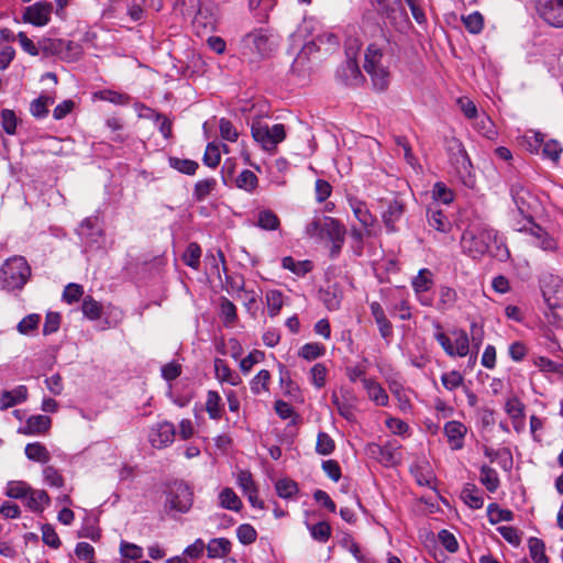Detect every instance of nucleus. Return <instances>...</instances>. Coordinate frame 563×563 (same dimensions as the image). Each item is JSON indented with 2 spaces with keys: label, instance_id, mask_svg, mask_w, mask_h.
<instances>
[{
  "label": "nucleus",
  "instance_id": "52",
  "mask_svg": "<svg viewBox=\"0 0 563 563\" xmlns=\"http://www.w3.org/2000/svg\"><path fill=\"white\" fill-rule=\"evenodd\" d=\"M257 225L263 230H276L279 219L272 210H262L258 212Z\"/></svg>",
  "mask_w": 563,
  "mask_h": 563
},
{
  "label": "nucleus",
  "instance_id": "11",
  "mask_svg": "<svg viewBox=\"0 0 563 563\" xmlns=\"http://www.w3.org/2000/svg\"><path fill=\"white\" fill-rule=\"evenodd\" d=\"M38 46L45 56L58 55L64 59H74L79 55L78 45L63 40L42 38Z\"/></svg>",
  "mask_w": 563,
  "mask_h": 563
},
{
  "label": "nucleus",
  "instance_id": "16",
  "mask_svg": "<svg viewBox=\"0 0 563 563\" xmlns=\"http://www.w3.org/2000/svg\"><path fill=\"white\" fill-rule=\"evenodd\" d=\"M316 52L313 42L306 43L291 64V71L299 77H305L311 69L310 55Z\"/></svg>",
  "mask_w": 563,
  "mask_h": 563
},
{
  "label": "nucleus",
  "instance_id": "6",
  "mask_svg": "<svg viewBox=\"0 0 563 563\" xmlns=\"http://www.w3.org/2000/svg\"><path fill=\"white\" fill-rule=\"evenodd\" d=\"M361 44L355 38H350L345 43V63L338 70V78L349 86H357L362 82L363 76L357 64V54Z\"/></svg>",
  "mask_w": 563,
  "mask_h": 563
},
{
  "label": "nucleus",
  "instance_id": "43",
  "mask_svg": "<svg viewBox=\"0 0 563 563\" xmlns=\"http://www.w3.org/2000/svg\"><path fill=\"white\" fill-rule=\"evenodd\" d=\"M441 383L446 390L454 391L464 385V376L453 369L441 375Z\"/></svg>",
  "mask_w": 563,
  "mask_h": 563
},
{
  "label": "nucleus",
  "instance_id": "54",
  "mask_svg": "<svg viewBox=\"0 0 563 563\" xmlns=\"http://www.w3.org/2000/svg\"><path fill=\"white\" fill-rule=\"evenodd\" d=\"M169 165L174 169L186 175H194L199 166L195 161L178 157H170Z\"/></svg>",
  "mask_w": 563,
  "mask_h": 563
},
{
  "label": "nucleus",
  "instance_id": "58",
  "mask_svg": "<svg viewBox=\"0 0 563 563\" xmlns=\"http://www.w3.org/2000/svg\"><path fill=\"white\" fill-rule=\"evenodd\" d=\"M75 554L84 563H97L95 548L88 542H78L75 548Z\"/></svg>",
  "mask_w": 563,
  "mask_h": 563
},
{
  "label": "nucleus",
  "instance_id": "22",
  "mask_svg": "<svg viewBox=\"0 0 563 563\" xmlns=\"http://www.w3.org/2000/svg\"><path fill=\"white\" fill-rule=\"evenodd\" d=\"M214 375L220 383H227L231 386H239L242 383L240 375L232 371L222 358L214 360Z\"/></svg>",
  "mask_w": 563,
  "mask_h": 563
},
{
  "label": "nucleus",
  "instance_id": "34",
  "mask_svg": "<svg viewBox=\"0 0 563 563\" xmlns=\"http://www.w3.org/2000/svg\"><path fill=\"white\" fill-rule=\"evenodd\" d=\"M528 548L534 563H549V558L545 554V545L541 539L531 537L528 540Z\"/></svg>",
  "mask_w": 563,
  "mask_h": 563
},
{
  "label": "nucleus",
  "instance_id": "45",
  "mask_svg": "<svg viewBox=\"0 0 563 563\" xmlns=\"http://www.w3.org/2000/svg\"><path fill=\"white\" fill-rule=\"evenodd\" d=\"M271 374L267 369H261L251 380V390L255 395L268 391Z\"/></svg>",
  "mask_w": 563,
  "mask_h": 563
},
{
  "label": "nucleus",
  "instance_id": "53",
  "mask_svg": "<svg viewBox=\"0 0 563 563\" xmlns=\"http://www.w3.org/2000/svg\"><path fill=\"white\" fill-rule=\"evenodd\" d=\"M220 317L225 325H231L236 320V307L228 298L220 299Z\"/></svg>",
  "mask_w": 563,
  "mask_h": 563
},
{
  "label": "nucleus",
  "instance_id": "21",
  "mask_svg": "<svg viewBox=\"0 0 563 563\" xmlns=\"http://www.w3.org/2000/svg\"><path fill=\"white\" fill-rule=\"evenodd\" d=\"M505 411L510 417L517 432L525 427V405L517 398H509L505 404Z\"/></svg>",
  "mask_w": 563,
  "mask_h": 563
},
{
  "label": "nucleus",
  "instance_id": "41",
  "mask_svg": "<svg viewBox=\"0 0 563 563\" xmlns=\"http://www.w3.org/2000/svg\"><path fill=\"white\" fill-rule=\"evenodd\" d=\"M411 285L417 295L428 291L432 285L431 272L427 268L420 269Z\"/></svg>",
  "mask_w": 563,
  "mask_h": 563
},
{
  "label": "nucleus",
  "instance_id": "59",
  "mask_svg": "<svg viewBox=\"0 0 563 563\" xmlns=\"http://www.w3.org/2000/svg\"><path fill=\"white\" fill-rule=\"evenodd\" d=\"M439 296H440V298H439L438 308L441 310H446V309L452 308L457 299L456 291L453 288L446 287V286H443L440 288Z\"/></svg>",
  "mask_w": 563,
  "mask_h": 563
},
{
  "label": "nucleus",
  "instance_id": "61",
  "mask_svg": "<svg viewBox=\"0 0 563 563\" xmlns=\"http://www.w3.org/2000/svg\"><path fill=\"white\" fill-rule=\"evenodd\" d=\"M432 198L435 202L449 205L453 201L454 195L443 183H437L432 189Z\"/></svg>",
  "mask_w": 563,
  "mask_h": 563
},
{
  "label": "nucleus",
  "instance_id": "17",
  "mask_svg": "<svg viewBox=\"0 0 563 563\" xmlns=\"http://www.w3.org/2000/svg\"><path fill=\"white\" fill-rule=\"evenodd\" d=\"M369 310L375 323L377 324L380 336L389 343L394 335V329L391 322L385 314L384 308L379 302L372 301L369 302Z\"/></svg>",
  "mask_w": 563,
  "mask_h": 563
},
{
  "label": "nucleus",
  "instance_id": "33",
  "mask_svg": "<svg viewBox=\"0 0 563 563\" xmlns=\"http://www.w3.org/2000/svg\"><path fill=\"white\" fill-rule=\"evenodd\" d=\"M31 492V486L23 481H10L5 486V496L14 499L25 500Z\"/></svg>",
  "mask_w": 563,
  "mask_h": 563
},
{
  "label": "nucleus",
  "instance_id": "47",
  "mask_svg": "<svg viewBox=\"0 0 563 563\" xmlns=\"http://www.w3.org/2000/svg\"><path fill=\"white\" fill-rule=\"evenodd\" d=\"M533 364L541 372L563 375V362L558 363L548 357L538 356L533 360Z\"/></svg>",
  "mask_w": 563,
  "mask_h": 563
},
{
  "label": "nucleus",
  "instance_id": "5",
  "mask_svg": "<svg viewBox=\"0 0 563 563\" xmlns=\"http://www.w3.org/2000/svg\"><path fill=\"white\" fill-rule=\"evenodd\" d=\"M253 139L266 152H275L277 145L286 139V128L282 123L269 126L260 120L253 121L251 125Z\"/></svg>",
  "mask_w": 563,
  "mask_h": 563
},
{
  "label": "nucleus",
  "instance_id": "51",
  "mask_svg": "<svg viewBox=\"0 0 563 563\" xmlns=\"http://www.w3.org/2000/svg\"><path fill=\"white\" fill-rule=\"evenodd\" d=\"M474 128L485 137L493 140L497 135L494 122L487 115L477 117Z\"/></svg>",
  "mask_w": 563,
  "mask_h": 563
},
{
  "label": "nucleus",
  "instance_id": "38",
  "mask_svg": "<svg viewBox=\"0 0 563 563\" xmlns=\"http://www.w3.org/2000/svg\"><path fill=\"white\" fill-rule=\"evenodd\" d=\"M487 516L492 525H496L500 521H511L514 519V512L511 510L500 508L497 504L488 505Z\"/></svg>",
  "mask_w": 563,
  "mask_h": 563
},
{
  "label": "nucleus",
  "instance_id": "64",
  "mask_svg": "<svg viewBox=\"0 0 563 563\" xmlns=\"http://www.w3.org/2000/svg\"><path fill=\"white\" fill-rule=\"evenodd\" d=\"M236 537L242 544H252L257 538V532L253 526L243 523L238 527Z\"/></svg>",
  "mask_w": 563,
  "mask_h": 563
},
{
  "label": "nucleus",
  "instance_id": "63",
  "mask_svg": "<svg viewBox=\"0 0 563 563\" xmlns=\"http://www.w3.org/2000/svg\"><path fill=\"white\" fill-rule=\"evenodd\" d=\"M192 24L198 31H211L214 27V19L212 15H206L199 8L192 16Z\"/></svg>",
  "mask_w": 563,
  "mask_h": 563
},
{
  "label": "nucleus",
  "instance_id": "49",
  "mask_svg": "<svg viewBox=\"0 0 563 563\" xmlns=\"http://www.w3.org/2000/svg\"><path fill=\"white\" fill-rule=\"evenodd\" d=\"M42 474L44 483L51 487L60 488L65 484L64 477L62 476L60 472L52 465L45 466L43 468Z\"/></svg>",
  "mask_w": 563,
  "mask_h": 563
},
{
  "label": "nucleus",
  "instance_id": "8",
  "mask_svg": "<svg viewBox=\"0 0 563 563\" xmlns=\"http://www.w3.org/2000/svg\"><path fill=\"white\" fill-rule=\"evenodd\" d=\"M514 228L518 232L527 233L530 242L543 251L550 252L558 249L556 241L533 220L528 219L527 223L516 222Z\"/></svg>",
  "mask_w": 563,
  "mask_h": 563
},
{
  "label": "nucleus",
  "instance_id": "15",
  "mask_svg": "<svg viewBox=\"0 0 563 563\" xmlns=\"http://www.w3.org/2000/svg\"><path fill=\"white\" fill-rule=\"evenodd\" d=\"M53 5L48 2H36L27 7L23 13V21L35 26H44L51 20Z\"/></svg>",
  "mask_w": 563,
  "mask_h": 563
},
{
  "label": "nucleus",
  "instance_id": "39",
  "mask_svg": "<svg viewBox=\"0 0 563 563\" xmlns=\"http://www.w3.org/2000/svg\"><path fill=\"white\" fill-rule=\"evenodd\" d=\"M283 267L297 276H303L312 269V263L310 261L296 262L292 257L287 256L283 258Z\"/></svg>",
  "mask_w": 563,
  "mask_h": 563
},
{
  "label": "nucleus",
  "instance_id": "31",
  "mask_svg": "<svg viewBox=\"0 0 563 563\" xmlns=\"http://www.w3.org/2000/svg\"><path fill=\"white\" fill-rule=\"evenodd\" d=\"M345 234L344 227L334 218L324 216L322 219V240L338 239L339 235Z\"/></svg>",
  "mask_w": 563,
  "mask_h": 563
},
{
  "label": "nucleus",
  "instance_id": "48",
  "mask_svg": "<svg viewBox=\"0 0 563 563\" xmlns=\"http://www.w3.org/2000/svg\"><path fill=\"white\" fill-rule=\"evenodd\" d=\"M465 29L472 34H478L484 27V18L479 12H473L462 16Z\"/></svg>",
  "mask_w": 563,
  "mask_h": 563
},
{
  "label": "nucleus",
  "instance_id": "3",
  "mask_svg": "<svg viewBox=\"0 0 563 563\" xmlns=\"http://www.w3.org/2000/svg\"><path fill=\"white\" fill-rule=\"evenodd\" d=\"M31 275V268L22 256L9 258L1 268V284L7 290L21 289Z\"/></svg>",
  "mask_w": 563,
  "mask_h": 563
},
{
  "label": "nucleus",
  "instance_id": "27",
  "mask_svg": "<svg viewBox=\"0 0 563 563\" xmlns=\"http://www.w3.org/2000/svg\"><path fill=\"white\" fill-rule=\"evenodd\" d=\"M25 456L33 462L47 464L52 455L47 448L41 442L27 443L24 449Z\"/></svg>",
  "mask_w": 563,
  "mask_h": 563
},
{
  "label": "nucleus",
  "instance_id": "26",
  "mask_svg": "<svg viewBox=\"0 0 563 563\" xmlns=\"http://www.w3.org/2000/svg\"><path fill=\"white\" fill-rule=\"evenodd\" d=\"M232 549V543L227 538H214L206 544L208 558L221 559L225 558Z\"/></svg>",
  "mask_w": 563,
  "mask_h": 563
},
{
  "label": "nucleus",
  "instance_id": "13",
  "mask_svg": "<svg viewBox=\"0 0 563 563\" xmlns=\"http://www.w3.org/2000/svg\"><path fill=\"white\" fill-rule=\"evenodd\" d=\"M539 15L554 27H563V0H537Z\"/></svg>",
  "mask_w": 563,
  "mask_h": 563
},
{
  "label": "nucleus",
  "instance_id": "60",
  "mask_svg": "<svg viewBox=\"0 0 563 563\" xmlns=\"http://www.w3.org/2000/svg\"><path fill=\"white\" fill-rule=\"evenodd\" d=\"M41 317L37 313H31L24 317L16 325L19 333L27 335L35 331L38 327Z\"/></svg>",
  "mask_w": 563,
  "mask_h": 563
},
{
  "label": "nucleus",
  "instance_id": "40",
  "mask_svg": "<svg viewBox=\"0 0 563 563\" xmlns=\"http://www.w3.org/2000/svg\"><path fill=\"white\" fill-rule=\"evenodd\" d=\"M217 180L214 178H206L196 183L194 189V198L197 201H203L214 190Z\"/></svg>",
  "mask_w": 563,
  "mask_h": 563
},
{
  "label": "nucleus",
  "instance_id": "35",
  "mask_svg": "<svg viewBox=\"0 0 563 563\" xmlns=\"http://www.w3.org/2000/svg\"><path fill=\"white\" fill-rule=\"evenodd\" d=\"M235 185L238 188L252 194L258 186V178L252 170L244 169L236 177Z\"/></svg>",
  "mask_w": 563,
  "mask_h": 563
},
{
  "label": "nucleus",
  "instance_id": "56",
  "mask_svg": "<svg viewBox=\"0 0 563 563\" xmlns=\"http://www.w3.org/2000/svg\"><path fill=\"white\" fill-rule=\"evenodd\" d=\"M335 449L333 439L325 432H319L316 443V452L320 455H330Z\"/></svg>",
  "mask_w": 563,
  "mask_h": 563
},
{
  "label": "nucleus",
  "instance_id": "1",
  "mask_svg": "<svg viewBox=\"0 0 563 563\" xmlns=\"http://www.w3.org/2000/svg\"><path fill=\"white\" fill-rule=\"evenodd\" d=\"M461 246L465 254L479 258L486 253L500 262L510 257L504 238L486 223H471L461 236Z\"/></svg>",
  "mask_w": 563,
  "mask_h": 563
},
{
  "label": "nucleus",
  "instance_id": "14",
  "mask_svg": "<svg viewBox=\"0 0 563 563\" xmlns=\"http://www.w3.org/2000/svg\"><path fill=\"white\" fill-rule=\"evenodd\" d=\"M175 433V427L172 422H158L151 428L148 441L153 448L164 449L173 443Z\"/></svg>",
  "mask_w": 563,
  "mask_h": 563
},
{
  "label": "nucleus",
  "instance_id": "10",
  "mask_svg": "<svg viewBox=\"0 0 563 563\" xmlns=\"http://www.w3.org/2000/svg\"><path fill=\"white\" fill-rule=\"evenodd\" d=\"M194 501V494L190 487L184 482L174 483L168 492L167 506L178 512H187Z\"/></svg>",
  "mask_w": 563,
  "mask_h": 563
},
{
  "label": "nucleus",
  "instance_id": "25",
  "mask_svg": "<svg viewBox=\"0 0 563 563\" xmlns=\"http://www.w3.org/2000/svg\"><path fill=\"white\" fill-rule=\"evenodd\" d=\"M427 220L429 227L440 233H448L452 229L451 221L441 210L429 208Z\"/></svg>",
  "mask_w": 563,
  "mask_h": 563
},
{
  "label": "nucleus",
  "instance_id": "46",
  "mask_svg": "<svg viewBox=\"0 0 563 563\" xmlns=\"http://www.w3.org/2000/svg\"><path fill=\"white\" fill-rule=\"evenodd\" d=\"M81 310L85 317L90 320H98L102 313V306L92 297L87 296L82 300Z\"/></svg>",
  "mask_w": 563,
  "mask_h": 563
},
{
  "label": "nucleus",
  "instance_id": "23",
  "mask_svg": "<svg viewBox=\"0 0 563 563\" xmlns=\"http://www.w3.org/2000/svg\"><path fill=\"white\" fill-rule=\"evenodd\" d=\"M362 384L367 393L368 398L377 406L385 407L388 405V395L386 390L374 379L362 378Z\"/></svg>",
  "mask_w": 563,
  "mask_h": 563
},
{
  "label": "nucleus",
  "instance_id": "12",
  "mask_svg": "<svg viewBox=\"0 0 563 563\" xmlns=\"http://www.w3.org/2000/svg\"><path fill=\"white\" fill-rule=\"evenodd\" d=\"M512 199L519 216H521V220L515 221L514 223H527L528 219L533 220L532 212L538 203L536 197L523 187H514Z\"/></svg>",
  "mask_w": 563,
  "mask_h": 563
},
{
  "label": "nucleus",
  "instance_id": "32",
  "mask_svg": "<svg viewBox=\"0 0 563 563\" xmlns=\"http://www.w3.org/2000/svg\"><path fill=\"white\" fill-rule=\"evenodd\" d=\"M461 497L464 503L473 509H479L484 505V499L479 493V489L473 484H467L463 488Z\"/></svg>",
  "mask_w": 563,
  "mask_h": 563
},
{
  "label": "nucleus",
  "instance_id": "29",
  "mask_svg": "<svg viewBox=\"0 0 563 563\" xmlns=\"http://www.w3.org/2000/svg\"><path fill=\"white\" fill-rule=\"evenodd\" d=\"M52 420L49 417L44 415L31 416L26 420L24 427V433L26 434H42L49 430Z\"/></svg>",
  "mask_w": 563,
  "mask_h": 563
},
{
  "label": "nucleus",
  "instance_id": "7",
  "mask_svg": "<svg viewBox=\"0 0 563 563\" xmlns=\"http://www.w3.org/2000/svg\"><path fill=\"white\" fill-rule=\"evenodd\" d=\"M437 329L439 330L434 334V339L437 342L441 345V347L444 350V352L451 356V357H464L470 352V339L465 331L459 330L454 331V341L452 342L451 339L441 331V325L437 324Z\"/></svg>",
  "mask_w": 563,
  "mask_h": 563
},
{
  "label": "nucleus",
  "instance_id": "9",
  "mask_svg": "<svg viewBox=\"0 0 563 563\" xmlns=\"http://www.w3.org/2000/svg\"><path fill=\"white\" fill-rule=\"evenodd\" d=\"M77 233L82 243L91 249H100L104 243V232L96 216L84 219Z\"/></svg>",
  "mask_w": 563,
  "mask_h": 563
},
{
  "label": "nucleus",
  "instance_id": "28",
  "mask_svg": "<svg viewBox=\"0 0 563 563\" xmlns=\"http://www.w3.org/2000/svg\"><path fill=\"white\" fill-rule=\"evenodd\" d=\"M51 504V498L44 489H34L31 487V492L25 499V506L32 511H43Z\"/></svg>",
  "mask_w": 563,
  "mask_h": 563
},
{
  "label": "nucleus",
  "instance_id": "18",
  "mask_svg": "<svg viewBox=\"0 0 563 563\" xmlns=\"http://www.w3.org/2000/svg\"><path fill=\"white\" fill-rule=\"evenodd\" d=\"M467 428L460 421L451 420L444 424V434L452 450H460L464 445Z\"/></svg>",
  "mask_w": 563,
  "mask_h": 563
},
{
  "label": "nucleus",
  "instance_id": "24",
  "mask_svg": "<svg viewBox=\"0 0 563 563\" xmlns=\"http://www.w3.org/2000/svg\"><path fill=\"white\" fill-rule=\"evenodd\" d=\"M27 397L25 386H18L12 390H4L0 395V409L5 410L24 401Z\"/></svg>",
  "mask_w": 563,
  "mask_h": 563
},
{
  "label": "nucleus",
  "instance_id": "62",
  "mask_svg": "<svg viewBox=\"0 0 563 563\" xmlns=\"http://www.w3.org/2000/svg\"><path fill=\"white\" fill-rule=\"evenodd\" d=\"M311 533V537L319 542H327L331 537V527L325 521H320L316 525L308 527Z\"/></svg>",
  "mask_w": 563,
  "mask_h": 563
},
{
  "label": "nucleus",
  "instance_id": "30",
  "mask_svg": "<svg viewBox=\"0 0 563 563\" xmlns=\"http://www.w3.org/2000/svg\"><path fill=\"white\" fill-rule=\"evenodd\" d=\"M402 213L404 207L400 202L396 200L389 202L383 213V221L389 232L396 231L395 223L401 218Z\"/></svg>",
  "mask_w": 563,
  "mask_h": 563
},
{
  "label": "nucleus",
  "instance_id": "42",
  "mask_svg": "<svg viewBox=\"0 0 563 563\" xmlns=\"http://www.w3.org/2000/svg\"><path fill=\"white\" fill-rule=\"evenodd\" d=\"M481 483L487 488L488 492L494 493L499 487V478L497 472L484 465L481 468Z\"/></svg>",
  "mask_w": 563,
  "mask_h": 563
},
{
  "label": "nucleus",
  "instance_id": "50",
  "mask_svg": "<svg viewBox=\"0 0 563 563\" xmlns=\"http://www.w3.org/2000/svg\"><path fill=\"white\" fill-rule=\"evenodd\" d=\"M266 303L268 313L271 317H275L279 313L283 305V294L279 290L273 289L266 292Z\"/></svg>",
  "mask_w": 563,
  "mask_h": 563
},
{
  "label": "nucleus",
  "instance_id": "55",
  "mask_svg": "<svg viewBox=\"0 0 563 563\" xmlns=\"http://www.w3.org/2000/svg\"><path fill=\"white\" fill-rule=\"evenodd\" d=\"M53 102L54 100L51 97L41 96L31 102L30 111L36 118H44L48 113L47 107Z\"/></svg>",
  "mask_w": 563,
  "mask_h": 563
},
{
  "label": "nucleus",
  "instance_id": "19",
  "mask_svg": "<svg viewBox=\"0 0 563 563\" xmlns=\"http://www.w3.org/2000/svg\"><path fill=\"white\" fill-rule=\"evenodd\" d=\"M368 450L372 455L377 456L386 465L396 464L400 461L399 445L396 443L388 442L384 445L371 444Z\"/></svg>",
  "mask_w": 563,
  "mask_h": 563
},
{
  "label": "nucleus",
  "instance_id": "57",
  "mask_svg": "<svg viewBox=\"0 0 563 563\" xmlns=\"http://www.w3.org/2000/svg\"><path fill=\"white\" fill-rule=\"evenodd\" d=\"M200 256V246L197 243H190L183 255V261L187 266L197 269L199 267Z\"/></svg>",
  "mask_w": 563,
  "mask_h": 563
},
{
  "label": "nucleus",
  "instance_id": "37",
  "mask_svg": "<svg viewBox=\"0 0 563 563\" xmlns=\"http://www.w3.org/2000/svg\"><path fill=\"white\" fill-rule=\"evenodd\" d=\"M220 506L224 509L239 511L242 507V501L232 488H224L219 494Z\"/></svg>",
  "mask_w": 563,
  "mask_h": 563
},
{
  "label": "nucleus",
  "instance_id": "36",
  "mask_svg": "<svg viewBox=\"0 0 563 563\" xmlns=\"http://www.w3.org/2000/svg\"><path fill=\"white\" fill-rule=\"evenodd\" d=\"M206 411L212 420H219L222 416L221 397L218 391L209 390L206 399Z\"/></svg>",
  "mask_w": 563,
  "mask_h": 563
},
{
  "label": "nucleus",
  "instance_id": "44",
  "mask_svg": "<svg viewBox=\"0 0 563 563\" xmlns=\"http://www.w3.org/2000/svg\"><path fill=\"white\" fill-rule=\"evenodd\" d=\"M200 8V0H176L174 11L183 16L192 18Z\"/></svg>",
  "mask_w": 563,
  "mask_h": 563
},
{
  "label": "nucleus",
  "instance_id": "2",
  "mask_svg": "<svg viewBox=\"0 0 563 563\" xmlns=\"http://www.w3.org/2000/svg\"><path fill=\"white\" fill-rule=\"evenodd\" d=\"M278 45V37L267 29H255L242 40L243 54L255 59L269 57Z\"/></svg>",
  "mask_w": 563,
  "mask_h": 563
},
{
  "label": "nucleus",
  "instance_id": "4",
  "mask_svg": "<svg viewBox=\"0 0 563 563\" xmlns=\"http://www.w3.org/2000/svg\"><path fill=\"white\" fill-rule=\"evenodd\" d=\"M383 51L377 44H369L365 53L364 69L371 76L373 85L378 90L388 86L389 73L383 63Z\"/></svg>",
  "mask_w": 563,
  "mask_h": 563
},
{
  "label": "nucleus",
  "instance_id": "20",
  "mask_svg": "<svg viewBox=\"0 0 563 563\" xmlns=\"http://www.w3.org/2000/svg\"><path fill=\"white\" fill-rule=\"evenodd\" d=\"M349 205L354 213V217L361 222L366 230V235L372 234V227L375 223V218L369 212L367 206L355 198L349 199Z\"/></svg>",
  "mask_w": 563,
  "mask_h": 563
}]
</instances>
